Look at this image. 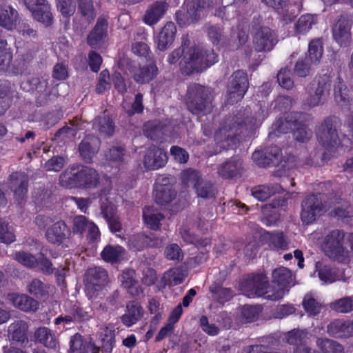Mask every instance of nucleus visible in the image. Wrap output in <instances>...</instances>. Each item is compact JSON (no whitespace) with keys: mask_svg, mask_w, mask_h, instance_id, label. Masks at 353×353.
Instances as JSON below:
<instances>
[{"mask_svg":"<svg viewBox=\"0 0 353 353\" xmlns=\"http://www.w3.org/2000/svg\"><path fill=\"white\" fill-rule=\"evenodd\" d=\"M254 116L247 117L242 120L241 117H234L228 119L223 125L221 127L214 135V146L212 154L221 153L224 150L236 148L239 141L238 135L241 132L243 127L246 130H252L259 125H254Z\"/></svg>","mask_w":353,"mask_h":353,"instance_id":"f257e3e1","label":"nucleus"},{"mask_svg":"<svg viewBox=\"0 0 353 353\" xmlns=\"http://www.w3.org/2000/svg\"><path fill=\"white\" fill-rule=\"evenodd\" d=\"M326 255L339 263L348 264L353 258V233L334 230L325 238Z\"/></svg>","mask_w":353,"mask_h":353,"instance_id":"f03ea898","label":"nucleus"},{"mask_svg":"<svg viewBox=\"0 0 353 353\" xmlns=\"http://www.w3.org/2000/svg\"><path fill=\"white\" fill-rule=\"evenodd\" d=\"M217 61V55L212 49L202 48L194 45L185 46L179 65L181 72L190 75L203 71Z\"/></svg>","mask_w":353,"mask_h":353,"instance_id":"7ed1b4c3","label":"nucleus"},{"mask_svg":"<svg viewBox=\"0 0 353 353\" xmlns=\"http://www.w3.org/2000/svg\"><path fill=\"white\" fill-rule=\"evenodd\" d=\"M60 184L65 188H95L99 182L97 172L88 166L72 165L63 172L59 176Z\"/></svg>","mask_w":353,"mask_h":353,"instance_id":"20e7f679","label":"nucleus"},{"mask_svg":"<svg viewBox=\"0 0 353 353\" xmlns=\"http://www.w3.org/2000/svg\"><path fill=\"white\" fill-rule=\"evenodd\" d=\"M213 92L197 83H192L188 88L186 105L192 114L201 116L210 113L213 108Z\"/></svg>","mask_w":353,"mask_h":353,"instance_id":"39448f33","label":"nucleus"},{"mask_svg":"<svg viewBox=\"0 0 353 353\" xmlns=\"http://www.w3.org/2000/svg\"><path fill=\"white\" fill-rule=\"evenodd\" d=\"M331 82L326 74L314 79L307 88V97L303 101V108L312 109L325 104L330 94Z\"/></svg>","mask_w":353,"mask_h":353,"instance_id":"423d86ee","label":"nucleus"},{"mask_svg":"<svg viewBox=\"0 0 353 353\" xmlns=\"http://www.w3.org/2000/svg\"><path fill=\"white\" fill-rule=\"evenodd\" d=\"M341 127V121L339 117L334 115L326 117L316 130L319 143L327 150L336 148L341 143L339 135Z\"/></svg>","mask_w":353,"mask_h":353,"instance_id":"0eeeda50","label":"nucleus"},{"mask_svg":"<svg viewBox=\"0 0 353 353\" xmlns=\"http://www.w3.org/2000/svg\"><path fill=\"white\" fill-rule=\"evenodd\" d=\"M272 285L268 288L267 296L268 300L276 301L281 299L288 291L287 289L290 285H294V276L288 268L285 267L278 268L272 273Z\"/></svg>","mask_w":353,"mask_h":353,"instance_id":"6e6552de","label":"nucleus"},{"mask_svg":"<svg viewBox=\"0 0 353 353\" xmlns=\"http://www.w3.org/2000/svg\"><path fill=\"white\" fill-rule=\"evenodd\" d=\"M322 194H311L306 196L301 203V218L306 225L314 223L324 212L328 204Z\"/></svg>","mask_w":353,"mask_h":353,"instance_id":"1a4fd4ad","label":"nucleus"},{"mask_svg":"<svg viewBox=\"0 0 353 353\" xmlns=\"http://www.w3.org/2000/svg\"><path fill=\"white\" fill-rule=\"evenodd\" d=\"M108 272L101 267L88 269L85 275V292L90 299L104 294L103 286L108 282Z\"/></svg>","mask_w":353,"mask_h":353,"instance_id":"9d476101","label":"nucleus"},{"mask_svg":"<svg viewBox=\"0 0 353 353\" xmlns=\"http://www.w3.org/2000/svg\"><path fill=\"white\" fill-rule=\"evenodd\" d=\"M269 287L271 285L268 283V279L263 274L248 276L241 283L242 293L248 298L263 296L268 300Z\"/></svg>","mask_w":353,"mask_h":353,"instance_id":"9b49d317","label":"nucleus"},{"mask_svg":"<svg viewBox=\"0 0 353 353\" xmlns=\"http://www.w3.org/2000/svg\"><path fill=\"white\" fill-rule=\"evenodd\" d=\"M27 83L30 86V91L35 96L37 106H46L57 98V93L46 79L32 77Z\"/></svg>","mask_w":353,"mask_h":353,"instance_id":"f8f14e48","label":"nucleus"},{"mask_svg":"<svg viewBox=\"0 0 353 353\" xmlns=\"http://www.w3.org/2000/svg\"><path fill=\"white\" fill-rule=\"evenodd\" d=\"M249 83L246 73L237 70L233 73L228 83V103L233 104L241 100L248 88Z\"/></svg>","mask_w":353,"mask_h":353,"instance_id":"ddd939ff","label":"nucleus"},{"mask_svg":"<svg viewBox=\"0 0 353 353\" xmlns=\"http://www.w3.org/2000/svg\"><path fill=\"white\" fill-rule=\"evenodd\" d=\"M352 19L350 15L341 14L332 27L334 40L341 47L350 46L352 41L351 28Z\"/></svg>","mask_w":353,"mask_h":353,"instance_id":"4468645a","label":"nucleus"},{"mask_svg":"<svg viewBox=\"0 0 353 353\" xmlns=\"http://www.w3.org/2000/svg\"><path fill=\"white\" fill-rule=\"evenodd\" d=\"M277 42L278 38L276 33L268 27H260L254 34L253 46L256 52H270Z\"/></svg>","mask_w":353,"mask_h":353,"instance_id":"2eb2a0df","label":"nucleus"},{"mask_svg":"<svg viewBox=\"0 0 353 353\" xmlns=\"http://www.w3.org/2000/svg\"><path fill=\"white\" fill-rule=\"evenodd\" d=\"M8 187L13 193L17 204L21 205L27 197L28 176L21 172L12 173L8 178Z\"/></svg>","mask_w":353,"mask_h":353,"instance_id":"dca6fc26","label":"nucleus"},{"mask_svg":"<svg viewBox=\"0 0 353 353\" xmlns=\"http://www.w3.org/2000/svg\"><path fill=\"white\" fill-rule=\"evenodd\" d=\"M70 234L71 230L65 222L59 220L47 228L45 236L48 243L60 245L70 238Z\"/></svg>","mask_w":353,"mask_h":353,"instance_id":"f3484780","label":"nucleus"},{"mask_svg":"<svg viewBox=\"0 0 353 353\" xmlns=\"http://www.w3.org/2000/svg\"><path fill=\"white\" fill-rule=\"evenodd\" d=\"M243 170L242 160L238 157H232L219 165L217 173L224 179H233L240 177Z\"/></svg>","mask_w":353,"mask_h":353,"instance_id":"a211bd4d","label":"nucleus"},{"mask_svg":"<svg viewBox=\"0 0 353 353\" xmlns=\"http://www.w3.org/2000/svg\"><path fill=\"white\" fill-rule=\"evenodd\" d=\"M100 145L99 138L92 134L85 136L79 145L81 157L86 163H91L92 158L99 152Z\"/></svg>","mask_w":353,"mask_h":353,"instance_id":"6ab92c4d","label":"nucleus"},{"mask_svg":"<svg viewBox=\"0 0 353 353\" xmlns=\"http://www.w3.org/2000/svg\"><path fill=\"white\" fill-rule=\"evenodd\" d=\"M35 52L34 49L27 47L18 49V57L13 64L12 73L15 75L29 73V65L34 57Z\"/></svg>","mask_w":353,"mask_h":353,"instance_id":"aec40b11","label":"nucleus"},{"mask_svg":"<svg viewBox=\"0 0 353 353\" xmlns=\"http://www.w3.org/2000/svg\"><path fill=\"white\" fill-rule=\"evenodd\" d=\"M163 239L154 235H145L139 233L132 236L130 240V246L134 251H140L145 248H159L163 245Z\"/></svg>","mask_w":353,"mask_h":353,"instance_id":"412c9836","label":"nucleus"},{"mask_svg":"<svg viewBox=\"0 0 353 353\" xmlns=\"http://www.w3.org/2000/svg\"><path fill=\"white\" fill-rule=\"evenodd\" d=\"M280 148L276 145H271L262 152H254L252 158L258 161L260 166L267 167L277 165L280 161Z\"/></svg>","mask_w":353,"mask_h":353,"instance_id":"4be33fe9","label":"nucleus"},{"mask_svg":"<svg viewBox=\"0 0 353 353\" xmlns=\"http://www.w3.org/2000/svg\"><path fill=\"white\" fill-rule=\"evenodd\" d=\"M168 157L164 150L152 145L148 148L144 158V165L149 170L163 167L167 162Z\"/></svg>","mask_w":353,"mask_h":353,"instance_id":"5701e85b","label":"nucleus"},{"mask_svg":"<svg viewBox=\"0 0 353 353\" xmlns=\"http://www.w3.org/2000/svg\"><path fill=\"white\" fill-rule=\"evenodd\" d=\"M28 323L22 320H17L12 323L8 329L10 341L17 345H22L28 342L27 332Z\"/></svg>","mask_w":353,"mask_h":353,"instance_id":"b1692460","label":"nucleus"},{"mask_svg":"<svg viewBox=\"0 0 353 353\" xmlns=\"http://www.w3.org/2000/svg\"><path fill=\"white\" fill-rule=\"evenodd\" d=\"M308 117L309 114L301 112H290L284 119L281 118L274 123V130L279 133H287L298 124L299 120Z\"/></svg>","mask_w":353,"mask_h":353,"instance_id":"393cba45","label":"nucleus"},{"mask_svg":"<svg viewBox=\"0 0 353 353\" xmlns=\"http://www.w3.org/2000/svg\"><path fill=\"white\" fill-rule=\"evenodd\" d=\"M108 21L103 17H99L93 29L88 35V44L92 48H97L107 35Z\"/></svg>","mask_w":353,"mask_h":353,"instance_id":"a878e982","label":"nucleus"},{"mask_svg":"<svg viewBox=\"0 0 353 353\" xmlns=\"http://www.w3.org/2000/svg\"><path fill=\"white\" fill-rule=\"evenodd\" d=\"M339 204L330 212V215L343 222H348L353 217V208L347 202L341 201L339 197L330 199L328 205Z\"/></svg>","mask_w":353,"mask_h":353,"instance_id":"bb28decb","label":"nucleus"},{"mask_svg":"<svg viewBox=\"0 0 353 353\" xmlns=\"http://www.w3.org/2000/svg\"><path fill=\"white\" fill-rule=\"evenodd\" d=\"M135 272L130 268L125 269L121 275V285L128 290L129 294L133 296H139L143 293V289L138 285L137 281L134 279Z\"/></svg>","mask_w":353,"mask_h":353,"instance_id":"cd10ccee","label":"nucleus"},{"mask_svg":"<svg viewBox=\"0 0 353 353\" xmlns=\"http://www.w3.org/2000/svg\"><path fill=\"white\" fill-rule=\"evenodd\" d=\"M327 333L336 337H348L353 335V322L336 319L327 326Z\"/></svg>","mask_w":353,"mask_h":353,"instance_id":"c85d7f7f","label":"nucleus"},{"mask_svg":"<svg viewBox=\"0 0 353 353\" xmlns=\"http://www.w3.org/2000/svg\"><path fill=\"white\" fill-rule=\"evenodd\" d=\"M176 32V26L173 22H168L161 29L157 39L158 49L166 50L173 43Z\"/></svg>","mask_w":353,"mask_h":353,"instance_id":"c756f323","label":"nucleus"},{"mask_svg":"<svg viewBox=\"0 0 353 353\" xmlns=\"http://www.w3.org/2000/svg\"><path fill=\"white\" fill-rule=\"evenodd\" d=\"M143 314V310L140 304L130 301L127 304L125 313L121 316V321L127 327H130L138 322Z\"/></svg>","mask_w":353,"mask_h":353,"instance_id":"7c9ffc66","label":"nucleus"},{"mask_svg":"<svg viewBox=\"0 0 353 353\" xmlns=\"http://www.w3.org/2000/svg\"><path fill=\"white\" fill-rule=\"evenodd\" d=\"M283 188L279 183L259 185L252 189V194L260 201H264L272 196L281 193Z\"/></svg>","mask_w":353,"mask_h":353,"instance_id":"2f4dec72","label":"nucleus"},{"mask_svg":"<svg viewBox=\"0 0 353 353\" xmlns=\"http://www.w3.org/2000/svg\"><path fill=\"white\" fill-rule=\"evenodd\" d=\"M92 128L101 136L110 137L114 132L115 125L109 116L103 115L98 116L93 120Z\"/></svg>","mask_w":353,"mask_h":353,"instance_id":"473e14b6","label":"nucleus"},{"mask_svg":"<svg viewBox=\"0 0 353 353\" xmlns=\"http://www.w3.org/2000/svg\"><path fill=\"white\" fill-rule=\"evenodd\" d=\"M8 296L13 305L21 310L35 311L38 308V301L26 294H12Z\"/></svg>","mask_w":353,"mask_h":353,"instance_id":"72a5a7b5","label":"nucleus"},{"mask_svg":"<svg viewBox=\"0 0 353 353\" xmlns=\"http://www.w3.org/2000/svg\"><path fill=\"white\" fill-rule=\"evenodd\" d=\"M167 7V3L163 1L153 3L145 12L144 22L150 26L157 23L165 14Z\"/></svg>","mask_w":353,"mask_h":353,"instance_id":"f704fd0d","label":"nucleus"},{"mask_svg":"<svg viewBox=\"0 0 353 353\" xmlns=\"http://www.w3.org/2000/svg\"><path fill=\"white\" fill-rule=\"evenodd\" d=\"M176 195V192L171 185L167 184H157L154 191L155 201L160 205L171 202Z\"/></svg>","mask_w":353,"mask_h":353,"instance_id":"c9c22d12","label":"nucleus"},{"mask_svg":"<svg viewBox=\"0 0 353 353\" xmlns=\"http://www.w3.org/2000/svg\"><path fill=\"white\" fill-rule=\"evenodd\" d=\"M167 127L159 121H150L143 126L144 134L153 141H159L163 139L167 131Z\"/></svg>","mask_w":353,"mask_h":353,"instance_id":"e433bc0d","label":"nucleus"},{"mask_svg":"<svg viewBox=\"0 0 353 353\" xmlns=\"http://www.w3.org/2000/svg\"><path fill=\"white\" fill-rule=\"evenodd\" d=\"M26 290L37 299H46L49 296L50 285L39 279L34 278L28 283Z\"/></svg>","mask_w":353,"mask_h":353,"instance_id":"4c0bfd02","label":"nucleus"},{"mask_svg":"<svg viewBox=\"0 0 353 353\" xmlns=\"http://www.w3.org/2000/svg\"><path fill=\"white\" fill-rule=\"evenodd\" d=\"M158 74V68L155 64L151 63L148 65L140 68L136 71L132 77L139 83L144 84L151 81Z\"/></svg>","mask_w":353,"mask_h":353,"instance_id":"58836bf2","label":"nucleus"},{"mask_svg":"<svg viewBox=\"0 0 353 353\" xmlns=\"http://www.w3.org/2000/svg\"><path fill=\"white\" fill-rule=\"evenodd\" d=\"M143 218L145 223L152 230H158L164 216L153 207H145L143 210Z\"/></svg>","mask_w":353,"mask_h":353,"instance_id":"ea45409f","label":"nucleus"},{"mask_svg":"<svg viewBox=\"0 0 353 353\" xmlns=\"http://www.w3.org/2000/svg\"><path fill=\"white\" fill-rule=\"evenodd\" d=\"M77 12L88 25L92 23L97 16L92 0H77Z\"/></svg>","mask_w":353,"mask_h":353,"instance_id":"a19ab883","label":"nucleus"},{"mask_svg":"<svg viewBox=\"0 0 353 353\" xmlns=\"http://www.w3.org/2000/svg\"><path fill=\"white\" fill-rule=\"evenodd\" d=\"M36 340L48 348L54 349L58 340L52 332L48 327H41L34 333Z\"/></svg>","mask_w":353,"mask_h":353,"instance_id":"79ce46f5","label":"nucleus"},{"mask_svg":"<svg viewBox=\"0 0 353 353\" xmlns=\"http://www.w3.org/2000/svg\"><path fill=\"white\" fill-rule=\"evenodd\" d=\"M91 343L80 334L76 333L70 337L69 353H89Z\"/></svg>","mask_w":353,"mask_h":353,"instance_id":"37998d69","label":"nucleus"},{"mask_svg":"<svg viewBox=\"0 0 353 353\" xmlns=\"http://www.w3.org/2000/svg\"><path fill=\"white\" fill-rule=\"evenodd\" d=\"M285 338L288 343L296 347L305 343H307L309 333L305 330L294 329L287 332Z\"/></svg>","mask_w":353,"mask_h":353,"instance_id":"c03bdc74","label":"nucleus"},{"mask_svg":"<svg viewBox=\"0 0 353 353\" xmlns=\"http://www.w3.org/2000/svg\"><path fill=\"white\" fill-rule=\"evenodd\" d=\"M323 52V43L320 39H314L312 40L308 46V55L305 58L313 64L319 62L322 57Z\"/></svg>","mask_w":353,"mask_h":353,"instance_id":"a18cd8bd","label":"nucleus"},{"mask_svg":"<svg viewBox=\"0 0 353 353\" xmlns=\"http://www.w3.org/2000/svg\"><path fill=\"white\" fill-rule=\"evenodd\" d=\"M125 250L120 245H106L101 252V256L106 262L115 263L120 260Z\"/></svg>","mask_w":353,"mask_h":353,"instance_id":"49530a36","label":"nucleus"},{"mask_svg":"<svg viewBox=\"0 0 353 353\" xmlns=\"http://www.w3.org/2000/svg\"><path fill=\"white\" fill-rule=\"evenodd\" d=\"M316 269L320 280L325 283H331L336 280L335 270L329 265L316 263Z\"/></svg>","mask_w":353,"mask_h":353,"instance_id":"de8ad7c7","label":"nucleus"},{"mask_svg":"<svg viewBox=\"0 0 353 353\" xmlns=\"http://www.w3.org/2000/svg\"><path fill=\"white\" fill-rule=\"evenodd\" d=\"M316 23V16L306 14L301 16L294 25L295 31L298 34H305L312 29Z\"/></svg>","mask_w":353,"mask_h":353,"instance_id":"09e8293b","label":"nucleus"},{"mask_svg":"<svg viewBox=\"0 0 353 353\" xmlns=\"http://www.w3.org/2000/svg\"><path fill=\"white\" fill-rule=\"evenodd\" d=\"M306 118L302 119L299 121L298 124L294 126L292 135L294 139L299 142H306L310 139L312 136V130L305 124L302 123L303 121H306Z\"/></svg>","mask_w":353,"mask_h":353,"instance_id":"8fccbe9b","label":"nucleus"},{"mask_svg":"<svg viewBox=\"0 0 353 353\" xmlns=\"http://www.w3.org/2000/svg\"><path fill=\"white\" fill-rule=\"evenodd\" d=\"M32 17L37 21L42 23L46 26H50L53 22L52 14L50 12V6L49 3L47 5L38 8L32 13Z\"/></svg>","mask_w":353,"mask_h":353,"instance_id":"3c124183","label":"nucleus"},{"mask_svg":"<svg viewBox=\"0 0 353 353\" xmlns=\"http://www.w3.org/2000/svg\"><path fill=\"white\" fill-rule=\"evenodd\" d=\"M303 306L308 315L312 316H317L323 307L322 304L310 294L305 295L303 300Z\"/></svg>","mask_w":353,"mask_h":353,"instance_id":"603ef678","label":"nucleus"},{"mask_svg":"<svg viewBox=\"0 0 353 353\" xmlns=\"http://www.w3.org/2000/svg\"><path fill=\"white\" fill-rule=\"evenodd\" d=\"M187 274L181 268H172L166 272L163 276L165 284L177 285L183 282Z\"/></svg>","mask_w":353,"mask_h":353,"instance_id":"864d4df0","label":"nucleus"},{"mask_svg":"<svg viewBox=\"0 0 353 353\" xmlns=\"http://www.w3.org/2000/svg\"><path fill=\"white\" fill-rule=\"evenodd\" d=\"M316 344L323 353H343V347L338 342L328 339L318 338Z\"/></svg>","mask_w":353,"mask_h":353,"instance_id":"5fc2aeb1","label":"nucleus"},{"mask_svg":"<svg viewBox=\"0 0 353 353\" xmlns=\"http://www.w3.org/2000/svg\"><path fill=\"white\" fill-rule=\"evenodd\" d=\"M197 195L204 199H212L215 196L216 190L213 183L202 179L194 188Z\"/></svg>","mask_w":353,"mask_h":353,"instance_id":"6e6d98bb","label":"nucleus"},{"mask_svg":"<svg viewBox=\"0 0 353 353\" xmlns=\"http://www.w3.org/2000/svg\"><path fill=\"white\" fill-rule=\"evenodd\" d=\"M335 101L341 105L347 103L350 100V90L347 89L341 78H338V82L334 88Z\"/></svg>","mask_w":353,"mask_h":353,"instance_id":"4d7b16f0","label":"nucleus"},{"mask_svg":"<svg viewBox=\"0 0 353 353\" xmlns=\"http://www.w3.org/2000/svg\"><path fill=\"white\" fill-rule=\"evenodd\" d=\"M181 182L185 187L193 186L194 188L201 181V177L198 171L196 170L188 168L184 170L181 174Z\"/></svg>","mask_w":353,"mask_h":353,"instance_id":"13d9d810","label":"nucleus"},{"mask_svg":"<svg viewBox=\"0 0 353 353\" xmlns=\"http://www.w3.org/2000/svg\"><path fill=\"white\" fill-rule=\"evenodd\" d=\"M330 308L340 313H348L353 310V297L345 296L330 303Z\"/></svg>","mask_w":353,"mask_h":353,"instance_id":"bf43d9fd","label":"nucleus"},{"mask_svg":"<svg viewBox=\"0 0 353 353\" xmlns=\"http://www.w3.org/2000/svg\"><path fill=\"white\" fill-rule=\"evenodd\" d=\"M15 241V235L12 228L3 219H0V241L5 244H10Z\"/></svg>","mask_w":353,"mask_h":353,"instance_id":"052dcab7","label":"nucleus"},{"mask_svg":"<svg viewBox=\"0 0 353 353\" xmlns=\"http://www.w3.org/2000/svg\"><path fill=\"white\" fill-rule=\"evenodd\" d=\"M210 291L219 303L227 301L233 296L230 289L223 288L217 284L212 285L210 287Z\"/></svg>","mask_w":353,"mask_h":353,"instance_id":"680f3d73","label":"nucleus"},{"mask_svg":"<svg viewBox=\"0 0 353 353\" xmlns=\"http://www.w3.org/2000/svg\"><path fill=\"white\" fill-rule=\"evenodd\" d=\"M132 52L137 56L145 59L146 61L152 58V53L147 43L142 41H136L132 44Z\"/></svg>","mask_w":353,"mask_h":353,"instance_id":"e2e57ef3","label":"nucleus"},{"mask_svg":"<svg viewBox=\"0 0 353 353\" xmlns=\"http://www.w3.org/2000/svg\"><path fill=\"white\" fill-rule=\"evenodd\" d=\"M187 12L189 17L194 22L199 20L203 7L201 4L200 0H192L187 3Z\"/></svg>","mask_w":353,"mask_h":353,"instance_id":"0e129e2a","label":"nucleus"},{"mask_svg":"<svg viewBox=\"0 0 353 353\" xmlns=\"http://www.w3.org/2000/svg\"><path fill=\"white\" fill-rule=\"evenodd\" d=\"M291 71L288 68H283L277 74V81L279 85L287 90H290L294 86V81L291 78Z\"/></svg>","mask_w":353,"mask_h":353,"instance_id":"69168bd1","label":"nucleus"},{"mask_svg":"<svg viewBox=\"0 0 353 353\" xmlns=\"http://www.w3.org/2000/svg\"><path fill=\"white\" fill-rule=\"evenodd\" d=\"M57 7L63 17L66 18L73 15L76 10V6L72 0H57Z\"/></svg>","mask_w":353,"mask_h":353,"instance_id":"338daca9","label":"nucleus"},{"mask_svg":"<svg viewBox=\"0 0 353 353\" xmlns=\"http://www.w3.org/2000/svg\"><path fill=\"white\" fill-rule=\"evenodd\" d=\"M270 241L276 250H285L288 248L289 243L283 232H276L271 233L270 235Z\"/></svg>","mask_w":353,"mask_h":353,"instance_id":"774afa93","label":"nucleus"}]
</instances>
